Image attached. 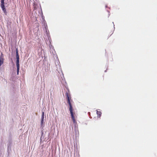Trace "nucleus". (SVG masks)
Here are the masks:
<instances>
[{
    "mask_svg": "<svg viewBox=\"0 0 157 157\" xmlns=\"http://www.w3.org/2000/svg\"><path fill=\"white\" fill-rule=\"evenodd\" d=\"M66 95L67 99V102L69 105V109L72 108V106L71 103V97L69 90H68L67 91H66Z\"/></svg>",
    "mask_w": 157,
    "mask_h": 157,
    "instance_id": "obj_1",
    "label": "nucleus"
},
{
    "mask_svg": "<svg viewBox=\"0 0 157 157\" xmlns=\"http://www.w3.org/2000/svg\"><path fill=\"white\" fill-rule=\"evenodd\" d=\"M70 113L71 114V117L72 119L73 123H76V121L75 119V117L74 116V113L73 112V109L71 108L69 109Z\"/></svg>",
    "mask_w": 157,
    "mask_h": 157,
    "instance_id": "obj_2",
    "label": "nucleus"
},
{
    "mask_svg": "<svg viewBox=\"0 0 157 157\" xmlns=\"http://www.w3.org/2000/svg\"><path fill=\"white\" fill-rule=\"evenodd\" d=\"M16 65L17 67H20V65L19 63V56L18 54V51L17 50L16 51Z\"/></svg>",
    "mask_w": 157,
    "mask_h": 157,
    "instance_id": "obj_3",
    "label": "nucleus"
},
{
    "mask_svg": "<svg viewBox=\"0 0 157 157\" xmlns=\"http://www.w3.org/2000/svg\"><path fill=\"white\" fill-rule=\"evenodd\" d=\"M4 0H1V7L3 11L5 12L6 9L4 5Z\"/></svg>",
    "mask_w": 157,
    "mask_h": 157,
    "instance_id": "obj_4",
    "label": "nucleus"
},
{
    "mask_svg": "<svg viewBox=\"0 0 157 157\" xmlns=\"http://www.w3.org/2000/svg\"><path fill=\"white\" fill-rule=\"evenodd\" d=\"M4 58L3 54L2 53L1 55L0 56V61L3 63H4Z\"/></svg>",
    "mask_w": 157,
    "mask_h": 157,
    "instance_id": "obj_5",
    "label": "nucleus"
},
{
    "mask_svg": "<svg viewBox=\"0 0 157 157\" xmlns=\"http://www.w3.org/2000/svg\"><path fill=\"white\" fill-rule=\"evenodd\" d=\"M97 114L98 115L99 117H100L101 116V113L100 111H97Z\"/></svg>",
    "mask_w": 157,
    "mask_h": 157,
    "instance_id": "obj_6",
    "label": "nucleus"
},
{
    "mask_svg": "<svg viewBox=\"0 0 157 157\" xmlns=\"http://www.w3.org/2000/svg\"><path fill=\"white\" fill-rule=\"evenodd\" d=\"M20 69V67H17V74L18 75L19 74V72Z\"/></svg>",
    "mask_w": 157,
    "mask_h": 157,
    "instance_id": "obj_7",
    "label": "nucleus"
},
{
    "mask_svg": "<svg viewBox=\"0 0 157 157\" xmlns=\"http://www.w3.org/2000/svg\"><path fill=\"white\" fill-rule=\"evenodd\" d=\"M44 113L43 112H42V117H41V119L44 120Z\"/></svg>",
    "mask_w": 157,
    "mask_h": 157,
    "instance_id": "obj_8",
    "label": "nucleus"
},
{
    "mask_svg": "<svg viewBox=\"0 0 157 157\" xmlns=\"http://www.w3.org/2000/svg\"><path fill=\"white\" fill-rule=\"evenodd\" d=\"M43 121H44V120L41 119V124H43Z\"/></svg>",
    "mask_w": 157,
    "mask_h": 157,
    "instance_id": "obj_9",
    "label": "nucleus"
},
{
    "mask_svg": "<svg viewBox=\"0 0 157 157\" xmlns=\"http://www.w3.org/2000/svg\"><path fill=\"white\" fill-rule=\"evenodd\" d=\"M3 64V63H2L1 61H0V66Z\"/></svg>",
    "mask_w": 157,
    "mask_h": 157,
    "instance_id": "obj_10",
    "label": "nucleus"
}]
</instances>
